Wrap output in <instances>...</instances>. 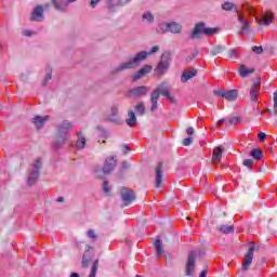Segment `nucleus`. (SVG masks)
<instances>
[{"label": "nucleus", "mask_w": 277, "mask_h": 277, "mask_svg": "<svg viewBox=\"0 0 277 277\" xmlns=\"http://www.w3.org/2000/svg\"><path fill=\"white\" fill-rule=\"evenodd\" d=\"M160 94L166 96V98H168L172 105H176V98H174V96H172L170 93V87L168 85V82H161L158 88H156L150 94L151 111H157V108L159 107L157 102L159 101Z\"/></svg>", "instance_id": "1"}, {"label": "nucleus", "mask_w": 277, "mask_h": 277, "mask_svg": "<svg viewBox=\"0 0 277 277\" xmlns=\"http://www.w3.org/2000/svg\"><path fill=\"white\" fill-rule=\"evenodd\" d=\"M158 51H159V47L158 45H154L151 48V51H149V52L142 51V52L137 53L129 62L122 63L116 69V72H120L122 70H131V68H137V66H140V64H142V62H144V60H146V57H148V55H154V53H157Z\"/></svg>", "instance_id": "2"}, {"label": "nucleus", "mask_w": 277, "mask_h": 277, "mask_svg": "<svg viewBox=\"0 0 277 277\" xmlns=\"http://www.w3.org/2000/svg\"><path fill=\"white\" fill-rule=\"evenodd\" d=\"M219 31L220 28H206L205 23H199L195 25L190 38L196 40V38H198V34H203L205 36H215V34H219Z\"/></svg>", "instance_id": "3"}, {"label": "nucleus", "mask_w": 277, "mask_h": 277, "mask_svg": "<svg viewBox=\"0 0 277 277\" xmlns=\"http://www.w3.org/2000/svg\"><path fill=\"white\" fill-rule=\"evenodd\" d=\"M248 252L245 254L242 260L241 271L248 272L250 269V265H252V261H254V250H256V245L251 242L248 245Z\"/></svg>", "instance_id": "4"}, {"label": "nucleus", "mask_w": 277, "mask_h": 277, "mask_svg": "<svg viewBox=\"0 0 277 277\" xmlns=\"http://www.w3.org/2000/svg\"><path fill=\"white\" fill-rule=\"evenodd\" d=\"M168 68H170V56L168 54H162L160 62L155 68V75H157V77H163L168 71Z\"/></svg>", "instance_id": "5"}, {"label": "nucleus", "mask_w": 277, "mask_h": 277, "mask_svg": "<svg viewBox=\"0 0 277 277\" xmlns=\"http://www.w3.org/2000/svg\"><path fill=\"white\" fill-rule=\"evenodd\" d=\"M150 88L146 85L136 87L127 92L128 98H140L141 96H146Z\"/></svg>", "instance_id": "6"}, {"label": "nucleus", "mask_w": 277, "mask_h": 277, "mask_svg": "<svg viewBox=\"0 0 277 277\" xmlns=\"http://www.w3.org/2000/svg\"><path fill=\"white\" fill-rule=\"evenodd\" d=\"M120 194H121V200L123 201L124 207H129L131 202H134L135 192H133V189L128 187H122L120 190Z\"/></svg>", "instance_id": "7"}, {"label": "nucleus", "mask_w": 277, "mask_h": 277, "mask_svg": "<svg viewBox=\"0 0 277 277\" xmlns=\"http://www.w3.org/2000/svg\"><path fill=\"white\" fill-rule=\"evenodd\" d=\"M237 12L238 22L241 24L240 27V36H248V31H250V21L246 18L242 12Z\"/></svg>", "instance_id": "8"}, {"label": "nucleus", "mask_w": 277, "mask_h": 277, "mask_svg": "<svg viewBox=\"0 0 277 277\" xmlns=\"http://www.w3.org/2000/svg\"><path fill=\"white\" fill-rule=\"evenodd\" d=\"M196 269V253L194 251L188 252V259L185 266L186 276H192Z\"/></svg>", "instance_id": "9"}, {"label": "nucleus", "mask_w": 277, "mask_h": 277, "mask_svg": "<svg viewBox=\"0 0 277 277\" xmlns=\"http://www.w3.org/2000/svg\"><path fill=\"white\" fill-rule=\"evenodd\" d=\"M155 187H163V162H159L155 168Z\"/></svg>", "instance_id": "10"}, {"label": "nucleus", "mask_w": 277, "mask_h": 277, "mask_svg": "<svg viewBox=\"0 0 277 277\" xmlns=\"http://www.w3.org/2000/svg\"><path fill=\"white\" fill-rule=\"evenodd\" d=\"M259 94H261V76L256 77V81L251 85L250 98L253 103L259 101Z\"/></svg>", "instance_id": "11"}, {"label": "nucleus", "mask_w": 277, "mask_h": 277, "mask_svg": "<svg viewBox=\"0 0 277 277\" xmlns=\"http://www.w3.org/2000/svg\"><path fill=\"white\" fill-rule=\"evenodd\" d=\"M255 23L258 25H272L274 23V13L266 11L261 17H255Z\"/></svg>", "instance_id": "12"}, {"label": "nucleus", "mask_w": 277, "mask_h": 277, "mask_svg": "<svg viewBox=\"0 0 277 277\" xmlns=\"http://www.w3.org/2000/svg\"><path fill=\"white\" fill-rule=\"evenodd\" d=\"M94 259V247H88L82 255L81 265L83 268L90 266V262Z\"/></svg>", "instance_id": "13"}, {"label": "nucleus", "mask_w": 277, "mask_h": 277, "mask_svg": "<svg viewBox=\"0 0 277 277\" xmlns=\"http://www.w3.org/2000/svg\"><path fill=\"white\" fill-rule=\"evenodd\" d=\"M222 155H224V147L219 146L213 149L212 163L217 168V164L222 161Z\"/></svg>", "instance_id": "14"}, {"label": "nucleus", "mask_w": 277, "mask_h": 277, "mask_svg": "<svg viewBox=\"0 0 277 277\" xmlns=\"http://www.w3.org/2000/svg\"><path fill=\"white\" fill-rule=\"evenodd\" d=\"M114 168H116V158H114V156H110L105 160L103 173L109 174L111 171H114Z\"/></svg>", "instance_id": "15"}, {"label": "nucleus", "mask_w": 277, "mask_h": 277, "mask_svg": "<svg viewBox=\"0 0 277 277\" xmlns=\"http://www.w3.org/2000/svg\"><path fill=\"white\" fill-rule=\"evenodd\" d=\"M153 70V66L150 65H145L143 66L136 74L132 76V81H140L142 77H145V75H148Z\"/></svg>", "instance_id": "16"}, {"label": "nucleus", "mask_w": 277, "mask_h": 277, "mask_svg": "<svg viewBox=\"0 0 277 277\" xmlns=\"http://www.w3.org/2000/svg\"><path fill=\"white\" fill-rule=\"evenodd\" d=\"M72 123L69 121H63V123L58 127V135L63 137L72 129Z\"/></svg>", "instance_id": "17"}, {"label": "nucleus", "mask_w": 277, "mask_h": 277, "mask_svg": "<svg viewBox=\"0 0 277 277\" xmlns=\"http://www.w3.org/2000/svg\"><path fill=\"white\" fill-rule=\"evenodd\" d=\"M42 14H44V9H42V6H37L34 9L30 21H37L40 22L42 21L43 16Z\"/></svg>", "instance_id": "18"}, {"label": "nucleus", "mask_w": 277, "mask_h": 277, "mask_svg": "<svg viewBox=\"0 0 277 277\" xmlns=\"http://www.w3.org/2000/svg\"><path fill=\"white\" fill-rule=\"evenodd\" d=\"M196 75H198V70L194 69V68L190 70L184 71L182 74V78H181L182 83H187L188 80L194 79V77H196Z\"/></svg>", "instance_id": "19"}, {"label": "nucleus", "mask_w": 277, "mask_h": 277, "mask_svg": "<svg viewBox=\"0 0 277 277\" xmlns=\"http://www.w3.org/2000/svg\"><path fill=\"white\" fill-rule=\"evenodd\" d=\"M49 118H50L49 116H44V117L36 116L32 119V122L37 127V129H40L41 127H44V122H47Z\"/></svg>", "instance_id": "20"}, {"label": "nucleus", "mask_w": 277, "mask_h": 277, "mask_svg": "<svg viewBox=\"0 0 277 277\" xmlns=\"http://www.w3.org/2000/svg\"><path fill=\"white\" fill-rule=\"evenodd\" d=\"M52 3L56 10L64 12L68 8V2L66 0H52Z\"/></svg>", "instance_id": "21"}, {"label": "nucleus", "mask_w": 277, "mask_h": 277, "mask_svg": "<svg viewBox=\"0 0 277 277\" xmlns=\"http://www.w3.org/2000/svg\"><path fill=\"white\" fill-rule=\"evenodd\" d=\"M166 30L171 31V34H181V25L177 23H170L168 25L164 26Z\"/></svg>", "instance_id": "22"}, {"label": "nucleus", "mask_w": 277, "mask_h": 277, "mask_svg": "<svg viewBox=\"0 0 277 277\" xmlns=\"http://www.w3.org/2000/svg\"><path fill=\"white\" fill-rule=\"evenodd\" d=\"M255 72V69L254 68H247L246 65H239V75L240 77L242 78H246L248 77V75H252Z\"/></svg>", "instance_id": "23"}, {"label": "nucleus", "mask_w": 277, "mask_h": 277, "mask_svg": "<svg viewBox=\"0 0 277 277\" xmlns=\"http://www.w3.org/2000/svg\"><path fill=\"white\" fill-rule=\"evenodd\" d=\"M128 127H135L137 122V117L133 110L128 111V119L126 120Z\"/></svg>", "instance_id": "24"}, {"label": "nucleus", "mask_w": 277, "mask_h": 277, "mask_svg": "<svg viewBox=\"0 0 277 277\" xmlns=\"http://www.w3.org/2000/svg\"><path fill=\"white\" fill-rule=\"evenodd\" d=\"M237 96H239V91L237 90H230V91H225V100L226 101H237Z\"/></svg>", "instance_id": "25"}, {"label": "nucleus", "mask_w": 277, "mask_h": 277, "mask_svg": "<svg viewBox=\"0 0 277 277\" xmlns=\"http://www.w3.org/2000/svg\"><path fill=\"white\" fill-rule=\"evenodd\" d=\"M242 8L246 10V12H248L249 16H254V18H259V16H256V8H254L250 3H243Z\"/></svg>", "instance_id": "26"}, {"label": "nucleus", "mask_w": 277, "mask_h": 277, "mask_svg": "<svg viewBox=\"0 0 277 277\" xmlns=\"http://www.w3.org/2000/svg\"><path fill=\"white\" fill-rule=\"evenodd\" d=\"M154 247H155V250L157 252V256H163V242L161 241V239H157L155 242H154Z\"/></svg>", "instance_id": "27"}, {"label": "nucleus", "mask_w": 277, "mask_h": 277, "mask_svg": "<svg viewBox=\"0 0 277 277\" xmlns=\"http://www.w3.org/2000/svg\"><path fill=\"white\" fill-rule=\"evenodd\" d=\"M76 146L80 149L85 148V136L81 132H78V141Z\"/></svg>", "instance_id": "28"}, {"label": "nucleus", "mask_w": 277, "mask_h": 277, "mask_svg": "<svg viewBox=\"0 0 277 277\" xmlns=\"http://www.w3.org/2000/svg\"><path fill=\"white\" fill-rule=\"evenodd\" d=\"M134 109L136 111V114H138L140 116H144V114L146 113V107L144 106V102H140L134 106Z\"/></svg>", "instance_id": "29"}, {"label": "nucleus", "mask_w": 277, "mask_h": 277, "mask_svg": "<svg viewBox=\"0 0 277 277\" xmlns=\"http://www.w3.org/2000/svg\"><path fill=\"white\" fill-rule=\"evenodd\" d=\"M250 157L254 158L256 161H260V159H263V151H261V149H252L250 151Z\"/></svg>", "instance_id": "30"}, {"label": "nucleus", "mask_w": 277, "mask_h": 277, "mask_svg": "<svg viewBox=\"0 0 277 277\" xmlns=\"http://www.w3.org/2000/svg\"><path fill=\"white\" fill-rule=\"evenodd\" d=\"M219 230L221 233H224L225 235H228L230 233H234L235 232V228L230 225H221Z\"/></svg>", "instance_id": "31"}, {"label": "nucleus", "mask_w": 277, "mask_h": 277, "mask_svg": "<svg viewBox=\"0 0 277 277\" xmlns=\"http://www.w3.org/2000/svg\"><path fill=\"white\" fill-rule=\"evenodd\" d=\"M36 181H38V171H34L28 176V185H36Z\"/></svg>", "instance_id": "32"}, {"label": "nucleus", "mask_w": 277, "mask_h": 277, "mask_svg": "<svg viewBox=\"0 0 277 277\" xmlns=\"http://www.w3.org/2000/svg\"><path fill=\"white\" fill-rule=\"evenodd\" d=\"M235 5L232 2H224L222 5V9L225 10L226 12H230Z\"/></svg>", "instance_id": "33"}, {"label": "nucleus", "mask_w": 277, "mask_h": 277, "mask_svg": "<svg viewBox=\"0 0 277 277\" xmlns=\"http://www.w3.org/2000/svg\"><path fill=\"white\" fill-rule=\"evenodd\" d=\"M229 124L232 126L241 124V117H233L232 119H229Z\"/></svg>", "instance_id": "34"}, {"label": "nucleus", "mask_w": 277, "mask_h": 277, "mask_svg": "<svg viewBox=\"0 0 277 277\" xmlns=\"http://www.w3.org/2000/svg\"><path fill=\"white\" fill-rule=\"evenodd\" d=\"M143 19L148 21V23H153L155 21V17L149 12L143 14Z\"/></svg>", "instance_id": "35"}, {"label": "nucleus", "mask_w": 277, "mask_h": 277, "mask_svg": "<svg viewBox=\"0 0 277 277\" xmlns=\"http://www.w3.org/2000/svg\"><path fill=\"white\" fill-rule=\"evenodd\" d=\"M34 168H35V171L38 172V170H39L40 168H42V159L37 158L36 161H35Z\"/></svg>", "instance_id": "36"}, {"label": "nucleus", "mask_w": 277, "mask_h": 277, "mask_svg": "<svg viewBox=\"0 0 277 277\" xmlns=\"http://www.w3.org/2000/svg\"><path fill=\"white\" fill-rule=\"evenodd\" d=\"M213 94H215V96H221L222 98H224L226 95V91L225 90H214Z\"/></svg>", "instance_id": "37"}, {"label": "nucleus", "mask_w": 277, "mask_h": 277, "mask_svg": "<svg viewBox=\"0 0 277 277\" xmlns=\"http://www.w3.org/2000/svg\"><path fill=\"white\" fill-rule=\"evenodd\" d=\"M252 51L253 53H255L256 55H261V53H263V47H252Z\"/></svg>", "instance_id": "38"}, {"label": "nucleus", "mask_w": 277, "mask_h": 277, "mask_svg": "<svg viewBox=\"0 0 277 277\" xmlns=\"http://www.w3.org/2000/svg\"><path fill=\"white\" fill-rule=\"evenodd\" d=\"M88 237L92 239L93 241H96V233H94V229L88 230Z\"/></svg>", "instance_id": "39"}, {"label": "nucleus", "mask_w": 277, "mask_h": 277, "mask_svg": "<svg viewBox=\"0 0 277 277\" xmlns=\"http://www.w3.org/2000/svg\"><path fill=\"white\" fill-rule=\"evenodd\" d=\"M243 166H245L246 168H252V166H254V160H252V159H246V160L243 161Z\"/></svg>", "instance_id": "40"}, {"label": "nucleus", "mask_w": 277, "mask_h": 277, "mask_svg": "<svg viewBox=\"0 0 277 277\" xmlns=\"http://www.w3.org/2000/svg\"><path fill=\"white\" fill-rule=\"evenodd\" d=\"M222 51H224V48L222 47H216L212 50V55H220V53H222Z\"/></svg>", "instance_id": "41"}, {"label": "nucleus", "mask_w": 277, "mask_h": 277, "mask_svg": "<svg viewBox=\"0 0 277 277\" xmlns=\"http://www.w3.org/2000/svg\"><path fill=\"white\" fill-rule=\"evenodd\" d=\"M194 142L193 137H186L183 140V146H189Z\"/></svg>", "instance_id": "42"}, {"label": "nucleus", "mask_w": 277, "mask_h": 277, "mask_svg": "<svg viewBox=\"0 0 277 277\" xmlns=\"http://www.w3.org/2000/svg\"><path fill=\"white\" fill-rule=\"evenodd\" d=\"M166 25L168 24H161L160 26H158V34H166Z\"/></svg>", "instance_id": "43"}, {"label": "nucleus", "mask_w": 277, "mask_h": 277, "mask_svg": "<svg viewBox=\"0 0 277 277\" xmlns=\"http://www.w3.org/2000/svg\"><path fill=\"white\" fill-rule=\"evenodd\" d=\"M265 137H267V134H265V132H260L258 134V138L260 140V142H265Z\"/></svg>", "instance_id": "44"}, {"label": "nucleus", "mask_w": 277, "mask_h": 277, "mask_svg": "<svg viewBox=\"0 0 277 277\" xmlns=\"http://www.w3.org/2000/svg\"><path fill=\"white\" fill-rule=\"evenodd\" d=\"M103 189L105 194H109V182L105 181L103 184Z\"/></svg>", "instance_id": "45"}, {"label": "nucleus", "mask_w": 277, "mask_h": 277, "mask_svg": "<svg viewBox=\"0 0 277 277\" xmlns=\"http://www.w3.org/2000/svg\"><path fill=\"white\" fill-rule=\"evenodd\" d=\"M100 1L101 0H91V2H90L91 8H96V5H98Z\"/></svg>", "instance_id": "46"}, {"label": "nucleus", "mask_w": 277, "mask_h": 277, "mask_svg": "<svg viewBox=\"0 0 277 277\" xmlns=\"http://www.w3.org/2000/svg\"><path fill=\"white\" fill-rule=\"evenodd\" d=\"M51 79V74H48L45 79L42 81V85H47L48 81Z\"/></svg>", "instance_id": "47"}, {"label": "nucleus", "mask_w": 277, "mask_h": 277, "mask_svg": "<svg viewBox=\"0 0 277 277\" xmlns=\"http://www.w3.org/2000/svg\"><path fill=\"white\" fill-rule=\"evenodd\" d=\"M238 53H237V50H230L229 51V56L230 57H237Z\"/></svg>", "instance_id": "48"}, {"label": "nucleus", "mask_w": 277, "mask_h": 277, "mask_svg": "<svg viewBox=\"0 0 277 277\" xmlns=\"http://www.w3.org/2000/svg\"><path fill=\"white\" fill-rule=\"evenodd\" d=\"M187 135H194L195 131L192 127L187 128L186 130Z\"/></svg>", "instance_id": "49"}, {"label": "nucleus", "mask_w": 277, "mask_h": 277, "mask_svg": "<svg viewBox=\"0 0 277 277\" xmlns=\"http://www.w3.org/2000/svg\"><path fill=\"white\" fill-rule=\"evenodd\" d=\"M111 114H113V116H118V107H113L111 108Z\"/></svg>", "instance_id": "50"}, {"label": "nucleus", "mask_w": 277, "mask_h": 277, "mask_svg": "<svg viewBox=\"0 0 277 277\" xmlns=\"http://www.w3.org/2000/svg\"><path fill=\"white\" fill-rule=\"evenodd\" d=\"M129 1H131V0H119V4L127 5V3H129Z\"/></svg>", "instance_id": "51"}, {"label": "nucleus", "mask_w": 277, "mask_h": 277, "mask_svg": "<svg viewBox=\"0 0 277 277\" xmlns=\"http://www.w3.org/2000/svg\"><path fill=\"white\" fill-rule=\"evenodd\" d=\"M207 274H208V271H207V268H206V269H203V271L200 273L199 277H207Z\"/></svg>", "instance_id": "52"}, {"label": "nucleus", "mask_w": 277, "mask_h": 277, "mask_svg": "<svg viewBox=\"0 0 277 277\" xmlns=\"http://www.w3.org/2000/svg\"><path fill=\"white\" fill-rule=\"evenodd\" d=\"M225 122V119H220L216 123L217 127H222Z\"/></svg>", "instance_id": "53"}, {"label": "nucleus", "mask_w": 277, "mask_h": 277, "mask_svg": "<svg viewBox=\"0 0 277 277\" xmlns=\"http://www.w3.org/2000/svg\"><path fill=\"white\" fill-rule=\"evenodd\" d=\"M273 109H274L275 116H277V103L276 102H274Z\"/></svg>", "instance_id": "54"}, {"label": "nucleus", "mask_w": 277, "mask_h": 277, "mask_svg": "<svg viewBox=\"0 0 277 277\" xmlns=\"http://www.w3.org/2000/svg\"><path fill=\"white\" fill-rule=\"evenodd\" d=\"M273 101H274V103H277V91L274 92Z\"/></svg>", "instance_id": "55"}, {"label": "nucleus", "mask_w": 277, "mask_h": 277, "mask_svg": "<svg viewBox=\"0 0 277 277\" xmlns=\"http://www.w3.org/2000/svg\"><path fill=\"white\" fill-rule=\"evenodd\" d=\"M23 34L24 36H31V32L29 30H25Z\"/></svg>", "instance_id": "56"}, {"label": "nucleus", "mask_w": 277, "mask_h": 277, "mask_svg": "<svg viewBox=\"0 0 277 277\" xmlns=\"http://www.w3.org/2000/svg\"><path fill=\"white\" fill-rule=\"evenodd\" d=\"M106 142H107V141H106L105 138H104V140H102V141H101V140H98V144H106Z\"/></svg>", "instance_id": "57"}, {"label": "nucleus", "mask_w": 277, "mask_h": 277, "mask_svg": "<svg viewBox=\"0 0 277 277\" xmlns=\"http://www.w3.org/2000/svg\"><path fill=\"white\" fill-rule=\"evenodd\" d=\"M70 277H79V274H77V273H71Z\"/></svg>", "instance_id": "58"}, {"label": "nucleus", "mask_w": 277, "mask_h": 277, "mask_svg": "<svg viewBox=\"0 0 277 277\" xmlns=\"http://www.w3.org/2000/svg\"><path fill=\"white\" fill-rule=\"evenodd\" d=\"M101 171H98V170H95V173L97 174V176L101 179V176H103V175H101V173H100Z\"/></svg>", "instance_id": "59"}, {"label": "nucleus", "mask_w": 277, "mask_h": 277, "mask_svg": "<svg viewBox=\"0 0 277 277\" xmlns=\"http://www.w3.org/2000/svg\"><path fill=\"white\" fill-rule=\"evenodd\" d=\"M57 202H64V197H60V198L57 199Z\"/></svg>", "instance_id": "60"}, {"label": "nucleus", "mask_w": 277, "mask_h": 277, "mask_svg": "<svg viewBox=\"0 0 277 277\" xmlns=\"http://www.w3.org/2000/svg\"><path fill=\"white\" fill-rule=\"evenodd\" d=\"M265 111H267L268 114H272V109L267 108Z\"/></svg>", "instance_id": "61"}, {"label": "nucleus", "mask_w": 277, "mask_h": 277, "mask_svg": "<svg viewBox=\"0 0 277 277\" xmlns=\"http://www.w3.org/2000/svg\"><path fill=\"white\" fill-rule=\"evenodd\" d=\"M77 0H68L69 3H75Z\"/></svg>", "instance_id": "62"}]
</instances>
